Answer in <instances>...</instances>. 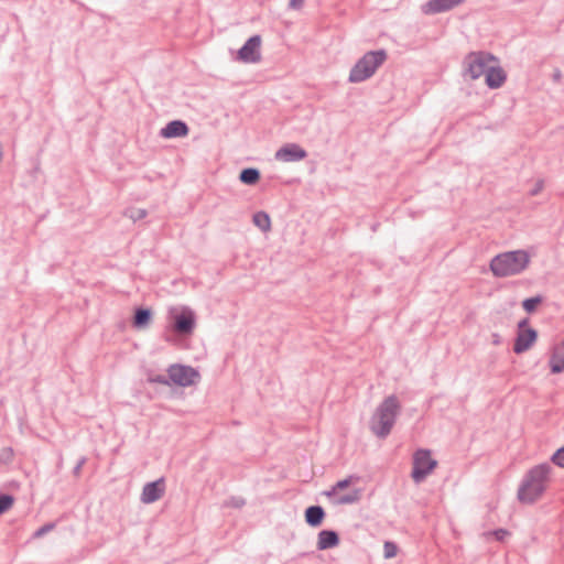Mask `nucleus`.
I'll list each match as a JSON object with an SVG mask.
<instances>
[{"label": "nucleus", "instance_id": "dca6fc26", "mask_svg": "<svg viewBox=\"0 0 564 564\" xmlns=\"http://www.w3.org/2000/svg\"><path fill=\"white\" fill-rule=\"evenodd\" d=\"M506 79L507 75L505 70L500 66L492 64L485 76L486 85L490 89H497L501 87L505 84Z\"/></svg>", "mask_w": 564, "mask_h": 564}, {"label": "nucleus", "instance_id": "9d476101", "mask_svg": "<svg viewBox=\"0 0 564 564\" xmlns=\"http://www.w3.org/2000/svg\"><path fill=\"white\" fill-rule=\"evenodd\" d=\"M306 156L307 152L296 143H286L274 154L275 160L280 162H299Z\"/></svg>", "mask_w": 564, "mask_h": 564}, {"label": "nucleus", "instance_id": "39448f33", "mask_svg": "<svg viewBox=\"0 0 564 564\" xmlns=\"http://www.w3.org/2000/svg\"><path fill=\"white\" fill-rule=\"evenodd\" d=\"M491 63H498V59L488 52L478 51L470 52L464 58V76L471 80L478 79L482 75L486 76Z\"/></svg>", "mask_w": 564, "mask_h": 564}, {"label": "nucleus", "instance_id": "6ab92c4d", "mask_svg": "<svg viewBox=\"0 0 564 564\" xmlns=\"http://www.w3.org/2000/svg\"><path fill=\"white\" fill-rule=\"evenodd\" d=\"M152 318V311L148 307H137L132 318V325L135 328H143L149 325Z\"/></svg>", "mask_w": 564, "mask_h": 564}, {"label": "nucleus", "instance_id": "c9c22d12", "mask_svg": "<svg viewBox=\"0 0 564 564\" xmlns=\"http://www.w3.org/2000/svg\"><path fill=\"white\" fill-rule=\"evenodd\" d=\"M561 76H562L561 70L556 69L554 75H553V78H554V80L557 82V80L561 79Z\"/></svg>", "mask_w": 564, "mask_h": 564}, {"label": "nucleus", "instance_id": "f704fd0d", "mask_svg": "<svg viewBox=\"0 0 564 564\" xmlns=\"http://www.w3.org/2000/svg\"><path fill=\"white\" fill-rule=\"evenodd\" d=\"M529 324V318H523L518 323V332H521L522 329H525Z\"/></svg>", "mask_w": 564, "mask_h": 564}, {"label": "nucleus", "instance_id": "72a5a7b5", "mask_svg": "<svg viewBox=\"0 0 564 564\" xmlns=\"http://www.w3.org/2000/svg\"><path fill=\"white\" fill-rule=\"evenodd\" d=\"M304 0H290L289 7L291 9L297 10L303 7Z\"/></svg>", "mask_w": 564, "mask_h": 564}, {"label": "nucleus", "instance_id": "4c0bfd02", "mask_svg": "<svg viewBox=\"0 0 564 564\" xmlns=\"http://www.w3.org/2000/svg\"><path fill=\"white\" fill-rule=\"evenodd\" d=\"M6 451H7L8 453H10V454L12 453V449H11V448H7Z\"/></svg>", "mask_w": 564, "mask_h": 564}, {"label": "nucleus", "instance_id": "c85d7f7f", "mask_svg": "<svg viewBox=\"0 0 564 564\" xmlns=\"http://www.w3.org/2000/svg\"><path fill=\"white\" fill-rule=\"evenodd\" d=\"M55 528V523L54 522H47L45 523L44 525H42L41 528H39L34 533H33V538L34 539H40L42 536H44L46 533L51 532L52 530H54Z\"/></svg>", "mask_w": 564, "mask_h": 564}, {"label": "nucleus", "instance_id": "cd10ccee", "mask_svg": "<svg viewBox=\"0 0 564 564\" xmlns=\"http://www.w3.org/2000/svg\"><path fill=\"white\" fill-rule=\"evenodd\" d=\"M551 462L554 465L564 468V445L555 451V453L551 457Z\"/></svg>", "mask_w": 564, "mask_h": 564}, {"label": "nucleus", "instance_id": "7ed1b4c3", "mask_svg": "<svg viewBox=\"0 0 564 564\" xmlns=\"http://www.w3.org/2000/svg\"><path fill=\"white\" fill-rule=\"evenodd\" d=\"M530 263L528 251L519 249L499 253L489 263L490 271L497 278H507L522 273Z\"/></svg>", "mask_w": 564, "mask_h": 564}, {"label": "nucleus", "instance_id": "4be33fe9", "mask_svg": "<svg viewBox=\"0 0 564 564\" xmlns=\"http://www.w3.org/2000/svg\"><path fill=\"white\" fill-rule=\"evenodd\" d=\"M360 479L359 476H356V475H350L348 476L347 478L345 479H341V480H338L335 486L329 490V491H326L325 494L330 497L333 496L337 490H343V489H346L347 487H349L354 481H358Z\"/></svg>", "mask_w": 564, "mask_h": 564}, {"label": "nucleus", "instance_id": "20e7f679", "mask_svg": "<svg viewBox=\"0 0 564 564\" xmlns=\"http://www.w3.org/2000/svg\"><path fill=\"white\" fill-rule=\"evenodd\" d=\"M387 58L388 53L383 48L365 53L351 67L348 82L357 84L369 79Z\"/></svg>", "mask_w": 564, "mask_h": 564}, {"label": "nucleus", "instance_id": "7c9ffc66", "mask_svg": "<svg viewBox=\"0 0 564 564\" xmlns=\"http://www.w3.org/2000/svg\"><path fill=\"white\" fill-rule=\"evenodd\" d=\"M492 534L497 541H503L510 533L506 529H496L492 531Z\"/></svg>", "mask_w": 564, "mask_h": 564}, {"label": "nucleus", "instance_id": "a878e982", "mask_svg": "<svg viewBox=\"0 0 564 564\" xmlns=\"http://www.w3.org/2000/svg\"><path fill=\"white\" fill-rule=\"evenodd\" d=\"M148 381L150 383H159V384H163V386H171V383H172L169 373H167V376H164V375H150L148 377Z\"/></svg>", "mask_w": 564, "mask_h": 564}, {"label": "nucleus", "instance_id": "aec40b11", "mask_svg": "<svg viewBox=\"0 0 564 564\" xmlns=\"http://www.w3.org/2000/svg\"><path fill=\"white\" fill-rule=\"evenodd\" d=\"M260 171L256 167H246L239 174V181L246 185H254L260 181Z\"/></svg>", "mask_w": 564, "mask_h": 564}, {"label": "nucleus", "instance_id": "4468645a", "mask_svg": "<svg viewBox=\"0 0 564 564\" xmlns=\"http://www.w3.org/2000/svg\"><path fill=\"white\" fill-rule=\"evenodd\" d=\"M189 132L188 126L183 120H172L166 123L160 131V135L164 139L186 137Z\"/></svg>", "mask_w": 564, "mask_h": 564}, {"label": "nucleus", "instance_id": "2eb2a0df", "mask_svg": "<svg viewBox=\"0 0 564 564\" xmlns=\"http://www.w3.org/2000/svg\"><path fill=\"white\" fill-rule=\"evenodd\" d=\"M339 534L335 530H322L317 535L316 549L324 551L339 545Z\"/></svg>", "mask_w": 564, "mask_h": 564}, {"label": "nucleus", "instance_id": "5701e85b", "mask_svg": "<svg viewBox=\"0 0 564 564\" xmlns=\"http://www.w3.org/2000/svg\"><path fill=\"white\" fill-rule=\"evenodd\" d=\"M544 301V297L542 295H535L532 297H528L522 301V307L523 310L532 314L536 311L538 306Z\"/></svg>", "mask_w": 564, "mask_h": 564}, {"label": "nucleus", "instance_id": "b1692460", "mask_svg": "<svg viewBox=\"0 0 564 564\" xmlns=\"http://www.w3.org/2000/svg\"><path fill=\"white\" fill-rule=\"evenodd\" d=\"M14 503L12 495L0 492V514L7 512Z\"/></svg>", "mask_w": 564, "mask_h": 564}, {"label": "nucleus", "instance_id": "6e6552de", "mask_svg": "<svg viewBox=\"0 0 564 564\" xmlns=\"http://www.w3.org/2000/svg\"><path fill=\"white\" fill-rule=\"evenodd\" d=\"M171 382L180 387H191L200 378L199 372L191 366L174 364L167 368Z\"/></svg>", "mask_w": 564, "mask_h": 564}, {"label": "nucleus", "instance_id": "f03ea898", "mask_svg": "<svg viewBox=\"0 0 564 564\" xmlns=\"http://www.w3.org/2000/svg\"><path fill=\"white\" fill-rule=\"evenodd\" d=\"M400 412L401 404L397 395L391 394L384 398L371 417V432L379 438H386L391 433Z\"/></svg>", "mask_w": 564, "mask_h": 564}, {"label": "nucleus", "instance_id": "9b49d317", "mask_svg": "<svg viewBox=\"0 0 564 564\" xmlns=\"http://www.w3.org/2000/svg\"><path fill=\"white\" fill-rule=\"evenodd\" d=\"M538 339V332L534 328L527 327L521 332H517L513 343V351L517 355L523 354L529 350Z\"/></svg>", "mask_w": 564, "mask_h": 564}, {"label": "nucleus", "instance_id": "0eeeda50", "mask_svg": "<svg viewBox=\"0 0 564 564\" xmlns=\"http://www.w3.org/2000/svg\"><path fill=\"white\" fill-rule=\"evenodd\" d=\"M173 330L181 336H189L196 326L195 313L189 307L171 311Z\"/></svg>", "mask_w": 564, "mask_h": 564}, {"label": "nucleus", "instance_id": "423d86ee", "mask_svg": "<svg viewBox=\"0 0 564 564\" xmlns=\"http://www.w3.org/2000/svg\"><path fill=\"white\" fill-rule=\"evenodd\" d=\"M437 466V462L432 458L431 451L419 448L413 454V468L411 477L414 482H422Z\"/></svg>", "mask_w": 564, "mask_h": 564}, {"label": "nucleus", "instance_id": "2f4dec72", "mask_svg": "<svg viewBox=\"0 0 564 564\" xmlns=\"http://www.w3.org/2000/svg\"><path fill=\"white\" fill-rule=\"evenodd\" d=\"M246 501L243 498L241 497H231L230 498V501L227 503V506H231V507H235V508H241L242 506H245Z\"/></svg>", "mask_w": 564, "mask_h": 564}, {"label": "nucleus", "instance_id": "c756f323", "mask_svg": "<svg viewBox=\"0 0 564 564\" xmlns=\"http://www.w3.org/2000/svg\"><path fill=\"white\" fill-rule=\"evenodd\" d=\"M383 550H384V557L391 558L397 555L398 547L393 542L388 541L384 543Z\"/></svg>", "mask_w": 564, "mask_h": 564}, {"label": "nucleus", "instance_id": "412c9836", "mask_svg": "<svg viewBox=\"0 0 564 564\" xmlns=\"http://www.w3.org/2000/svg\"><path fill=\"white\" fill-rule=\"evenodd\" d=\"M252 221L254 226H257L263 232H267L271 229V219L268 213L265 212H257L252 216Z\"/></svg>", "mask_w": 564, "mask_h": 564}, {"label": "nucleus", "instance_id": "a211bd4d", "mask_svg": "<svg viewBox=\"0 0 564 564\" xmlns=\"http://www.w3.org/2000/svg\"><path fill=\"white\" fill-rule=\"evenodd\" d=\"M550 368L552 373H561L564 371V341L554 348L550 358Z\"/></svg>", "mask_w": 564, "mask_h": 564}, {"label": "nucleus", "instance_id": "f257e3e1", "mask_svg": "<svg viewBox=\"0 0 564 564\" xmlns=\"http://www.w3.org/2000/svg\"><path fill=\"white\" fill-rule=\"evenodd\" d=\"M552 470L553 468L549 463L530 468L519 485L518 500L524 505H532L540 500L549 487Z\"/></svg>", "mask_w": 564, "mask_h": 564}, {"label": "nucleus", "instance_id": "1a4fd4ad", "mask_svg": "<svg viewBox=\"0 0 564 564\" xmlns=\"http://www.w3.org/2000/svg\"><path fill=\"white\" fill-rule=\"evenodd\" d=\"M261 36L254 34L250 36L245 44L240 47L237 54V59L242 63H258L261 61Z\"/></svg>", "mask_w": 564, "mask_h": 564}, {"label": "nucleus", "instance_id": "e433bc0d", "mask_svg": "<svg viewBox=\"0 0 564 564\" xmlns=\"http://www.w3.org/2000/svg\"><path fill=\"white\" fill-rule=\"evenodd\" d=\"M540 187H541V185H538L536 187H534V189L532 191L531 194L532 195H536L539 193V191H540Z\"/></svg>", "mask_w": 564, "mask_h": 564}, {"label": "nucleus", "instance_id": "f3484780", "mask_svg": "<svg viewBox=\"0 0 564 564\" xmlns=\"http://www.w3.org/2000/svg\"><path fill=\"white\" fill-rule=\"evenodd\" d=\"M325 517L326 512L324 508L318 505L307 507L304 512L305 522L312 528L319 527Z\"/></svg>", "mask_w": 564, "mask_h": 564}, {"label": "nucleus", "instance_id": "473e14b6", "mask_svg": "<svg viewBox=\"0 0 564 564\" xmlns=\"http://www.w3.org/2000/svg\"><path fill=\"white\" fill-rule=\"evenodd\" d=\"M85 463H86V457H82V458L77 462L76 466L73 468V475H74L75 477H78V476L80 475L82 468H83V466L85 465Z\"/></svg>", "mask_w": 564, "mask_h": 564}, {"label": "nucleus", "instance_id": "393cba45", "mask_svg": "<svg viewBox=\"0 0 564 564\" xmlns=\"http://www.w3.org/2000/svg\"><path fill=\"white\" fill-rule=\"evenodd\" d=\"M360 499V490H354V492L344 495L338 498L339 505H351L357 502Z\"/></svg>", "mask_w": 564, "mask_h": 564}, {"label": "nucleus", "instance_id": "ddd939ff", "mask_svg": "<svg viewBox=\"0 0 564 564\" xmlns=\"http://www.w3.org/2000/svg\"><path fill=\"white\" fill-rule=\"evenodd\" d=\"M466 0H429L423 6V12L425 14H436L449 11L457 6L462 4Z\"/></svg>", "mask_w": 564, "mask_h": 564}, {"label": "nucleus", "instance_id": "f8f14e48", "mask_svg": "<svg viewBox=\"0 0 564 564\" xmlns=\"http://www.w3.org/2000/svg\"><path fill=\"white\" fill-rule=\"evenodd\" d=\"M165 491V482L164 478L156 479L154 481L148 482L144 485L141 501L143 503H153L158 501Z\"/></svg>", "mask_w": 564, "mask_h": 564}, {"label": "nucleus", "instance_id": "bb28decb", "mask_svg": "<svg viewBox=\"0 0 564 564\" xmlns=\"http://www.w3.org/2000/svg\"><path fill=\"white\" fill-rule=\"evenodd\" d=\"M133 221L141 220L147 217L148 212L143 208H132L126 213Z\"/></svg>", "mask_w": 564, "mask_h": 564}]
</instances>
